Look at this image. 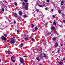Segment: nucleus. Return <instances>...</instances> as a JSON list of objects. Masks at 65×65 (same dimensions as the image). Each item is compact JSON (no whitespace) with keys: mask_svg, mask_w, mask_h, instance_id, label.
<instances>
[{"mask_svg":"<svg viewBox=\"0 0 65 65\" xmlns=\"http://www.w3.org/2000/svg\"><path fill=\"white\" fill-rule=\"evenodd\" d=\"M15 42V39H14V38H11V40L10 41V43L11 44H12V43H13Z\"/></svg>","mask_w":65,"mask_h":65,"instance_id":"obj_1","label":"nucleus"},{"mask_svg":"<svg viewBox=\"0 0 65 65\" xmlns=\"http://www.w3.org/2000/svg\"><path fill=\"white\" fill-rule=\"evenodd\" d=\"M20 62L21 63H24V59L22 58H20Z\"/></svg>","mask_w":65,"mask_h":65,"instance_id":"obj_2","label":"nucleus"},{"mask_svg":"<svg viewBox=\"0 0 65 65\" xmlns=\"http://www.w3.org/2000/svg\"><path fill=\"white\" fill-rule=\"evenodd\" d=\"M2 39L3 40H4L6 39V37H4V36H2Z\"/></svg>","mask_w":65,"mask_h":65,"instance_id":"obj_3","label":"nucleus"},{"mask_svg":"<svg viewBox=\"0 0 65 65\" xmlns=\"http://www.w3.org/2000/svg\"><path fill=\"white\" fill-rule=\"evenodd\" d=\"M55 27L54 26H53L52 27H51V29L52 30H55Z\"/></svg>","mask_w":65,"mask_h":65,"instance_id":"obj_4","label":"nucleus"},{"mask_svg":"<svg viewBox=\"0 0 65 65\" xmlns=\"http://www.w3.org/2000/svg\"><path fill=\"white\" fill-rule=\"evenodd\" d=\"M22 13H22V11H20L19 12V14L20 15H22Z\"/></svg>","mask_w":65,"mask_h":65,"instance_id":"obj_5","label":"nucleus"},{"mask_svg":"<svg viewBox=\"0 0 65 65\" xmlns=\"http://www.w3.org/2000/svg\"><path fill=\"white\" fill-rule=\"evenodd\" d=\"M14 15L15 16L14 17H17V13H15L14 14Z\"/></svg>","mask_w":65,"mask_h":65,"instance_id":"obj_6","label":"nucleus"},{"mask_svg":"<svg viewBox=\"0 0 65 65\" xmlns=\"http://www.w3.org/2000/svg\"><path fill=\"white\" fill-rule=\"evenodd\" d=\"M58 44L57 43H56L55 45V46L56 47H57L58 46Z\"/></svg>","mask_w":65,"mask_h":65,"instance_id":"obj_7","label":"nucleus"},{"mask_svg":"<svg viewBox=\"0 0 65 65\" xmlns=\"http://www.w3.org/2000/svg\"><path fill=\"white\" fill-rule=\"evenodd\" d=\"M57 53L58 54H59V53H60V49H58L57 50Z\"/></svg>","mask_w":65,"mask_h":65,"instance_id":"obj_8","label":"nucleus"},{"mask_svg":"<svg viewBox=\"0 0 65 65\" xmlns=\"http://www.w3.org/2000/svg\"><path fill=\"white\" fill-rule=\"evenodd\" d=\"M56 38L55 37H54L52 38V39L54 41H55V40H56Z\"/></svg>","mask_w":65,"mask_h":65,"instance_id":"obj_9","label":"nucleus"},{"mask_svg":"<svg viewBox=\"0 0 65 65\" xmlns=\"http://www.w3.org/2000/svg\"><path fill=\"white\" fill-rule=\"evenodd\" d=\"M59 64H60V65H61L63 64V63H62V62H61V61H60L59 62Z\"/></svg>","mask_w":65,"mask_h":65,"instance_id":"obj_10","label":"nucleus"},{"mask_svg":"<svg viewBox=\"0 0 65 65\" xmlns=\"http://www.w3.org/2000/svg\"><path fill=\"white\" fill-rule=\"evenodd\" d=\"M24 8L25 9H28V7L26 6H25Z\"/></svg>","mask_w":65,"mask_h":65,"instance_id":"obj_11","label":"nucleus"},{"mask_svg":"<svg viewBox=\"0 0 65 65\" xmlns=\"http://www.w3.org/2000/svg\"><path fill=\"white\" fill-rule=\"evenodd\" d=\"M61 5H62L63 4V1H62L61 3Z\"/></svg>","mask_w":65,"mask_h":65,"instance_id":"obj_12","label":"nucleus"},{"mask_svg":"<svg viewBox=\"0 0 65 65\" xmlns=\"http://www.w3.org/2000/svg\"><path fill=\"white\" fill-rule=\"evenodd\" d=\"M58 12L59 13V14H61V10H59L58 11Z\"/></svg>","mask_w":65,"mask_h":65,"instance_id":"obj_13","label":"nucleus"},{"mask_svg":"<svg viewBox=\"0 0 65 65\" xmlns=\"http://www.w3.org/2000/svg\"><path fill=\"white\" fill-rule=\"evenodd\" d=\"M23 46V43H21V45L20 46L21 47H22Z\"/></svg>","mask_w":65,"mask_h":65,"instance_id":"obj_14","label":"nucleus"},{"mask_svg":"<svg viewBox=\"0 0 65 65\" xmlns=\"http://www.w3.org/2000/svg\"><path fill=\"white\" fill-rule=\"evenodd\" d=\"M39 7H43V6L42 5H39Z\"/></svg>","mask_w":65,"mask_h":65,"instance_id":"obj_15","label":"nucleus"},{"mask_svg":"<svg viewBox=\"0 0 65 65\" xmlns=\"http://www.w3.org/2000/svg\"><path fill=\"white\" fill-rule=\"evenodd\" d=\"M38 29V28L37 27H36L35 28V30H37Z\"/></svg>","mask_w":65,"mask_h":65,"instance_id":"obj_16","label":"nucleus"},{"mask_svg":"<svg viewBox=\"0 0 65 65\" xmlns=\"http://www.w3.org/2000/svg\"><path fill=\"white\" fill-rule=\"evenodd\" d=\"M36 59H37V60H39V57H37L36 58Z\"/></svg>","mask_w":65,"mask_h":65,"instance_id":"obj_17","label":"nucleus"},{"mask_svg":"<svg viewBox=\"0 0 65 65\" xmlns=\"http://www.w3.org/2000/svg\"><path fill=\"white\" fill-rule=\"evenodd\" d=\"M8 54L9 55V54H10V52H9V51L8 52Z\"/></svg>","mask_w":65,"mask_h":65,"instance_id":"obj_18","label":"nucleus"},{"mask_svg":"<svg viewBox=\"0 0 65 65\" xmlns=\"http://www.w3.org/2000/svg\"><path fill=\"white\" fill-rule=\"evenodd\" d=\"M26 6H28V5H29V4H28V3H27L26 4Z\"/></svg>","mask_w":65,"mask_h":65,"instance_id":"obj_19","label":"nucleus"},{"mask_svg":"<svg viewBox=\"0 0 65 65\" xmlns=\"http://www.w3.org/2000/svg\"><path fill=\"white\" fill-rule=\"evenodd\" d=\"M4 35V36H5V37H6L7 35H6V34H5Z\"/></svg>","mask_w":65,"mask_h":65,"instance_id":"obj_20","label":"nucleus"},{"mask_svg":"<svg viewBox=\"0 0 65 65\" xmlns=\"http://www.w3.org/2000/svg\"><path fill=\"white\" fill-rule=\"evenodd\" d=\"M36 10L37 12H38V11H39V9H36Z\"/></svg>","mask_w":65,"mask_h":65,"instance_id":"obj_21","label":"nucleus"},{"mask_svg":"<svg viewBox=\"0 0 65 65\" xmlns=\"http://www.w3.org/2000/svg\"><path fill=\"white\" fill-rule=\"evenodd\" d=\"M13 59V56H12L11 58V60H12Z\"/></svg>","mask_w":65,"mask_h":65,"instance_id":"obj_22","label":"nucleus"},{"mask_svg":"<svg viewBox=\"0 0 65 65\" xmlns=\"http://www.w3.org/2000/svg\"><path fill=\"white\" fill-rule=\"evenodd\" d=\"M51 34V33L49 32L47 34V35H50Z\"/></svg>","mask_w":65,"mask_h":65,"instance_id":"obj_23","label":"nucleus"},{"mask_svg":"<svg viewBox=\"0 0 65 65\" xmlns=\"http://www.w3.org/2000/svg\"><path fill=\"white\" fill-rule=\"evenodd\" d=\"M44 57H46V55L45 54H44Z\"/></svg>","mask_w":65,"mask_h":65,"instance_id":"obj_24","label":"nucleus"},{"mask_svg":"<svg viewBox=\"0 0 65 65\" xmlns=\"http://www.w3.org/2000/svg\"><path fill=\"white\" fill-rule=\"evenodd\" d=\"M15 6H17V3H15Z\"/></svg>","mask_w":65,"mask_h":65,"instance_id":"obj_25","label":"nucleus"},{"mask_svg":"<svg viewBox=\"0 0 65 65\" xmlns=\"http://www.w3.org/2000/svg\"><path fill=\"white\" fill-rule=\"evenodd\" d=\"M40 52H41V51H42V48H40Z\"/></svg>","mask_w":65,"mask_h":65,"instance_id":"obj_26","label":"nucleus"},{"mask_svg":"<svg viewBox=\"0 0 65 65\" xmlns=\"http://www.w3.org/2000/svg\"><path fill=\"white\" fill-rule=\"evenodd\" d=\"M2 11H4V9L3 8L2 9Z\"/></svg>","mask_w":65,"mask_h":65,"instance_id":"obj_27","label":"nucleus"},{"mask_svg":"<svg viewBox=\"0 0 65 65\" xmlns=\"http://www.w3.org/2000/svg\"><path fill=\"white\" fill-rule=\"evenodd\" d=\"M31 26H32L33 28L34 27V25L33 24H31Z\"/></svg>","mask_w":65,"mask_h":65,"instance_id":"obj_28","label":"nucleus"},{"mask_svg":"<svg viewBox=\"0 0 65 65\" xmlns=\"http://www.w3.org/2000/svg\"><path fill=\"white\" fill-rule=\"evenodd\" d=\"M25 40H28V38H25Z\"/></svg>","mask_w":65,"mask_h":65,"instance_id":"obj_29","label":"nucleus"},{"mask_svg":"<svg viewBox=\"0 0 65 65\" xmlns=\"http://www.w3.org/2000/svg\"><path fill=\"white\" fill-rule=\"evenodd\" d=\"M24 0L25 2H27V0Z\"/></svg>","mask_w":65,"mask_h":65,"instance_id":"obj_30","label":"nucleus"},{"mask_svg":"<svg viewBox=\"0 0 65 65\" xmlns=\"http://www.w3.org/2000/svg\"><path fill=\"white\" fill-rule=\"evenodd\" d=\"M61 14H62V15L63 16H64V14L63 13H61Z\"/></svg>","mask_w":65,"mask_h":65,"instance_id":"obj_31","label":"nucleus"},{"mask_svg":"<svg viewBox=\"0 0 65 65\" xmlns=\"http://www.w3.org/2000/svg\"><path fill=\"white\" fill-rule=\"evenodd\" d=\"M53 23V24H54V25H56V24L55 22H54Z\"/></svg>","mask_w":65,"mask_h":65,"instance_id":"obj_32","label":"nucleus"},{"mask_svg":"<svg viewBox=\"0 0 65 65\" xmlns=\"http://www.w3.org/2000/svg\"><path fill=\"white\" fill-rule=\"evenodd\" d=\"M12 61H13V62H15V60H12Z\"/></svg>","mask_w":65,"mask_h":65,"instance_id":"obj_33","label":"nucleus"},{"mask_svg":"<svg viewBox=\"0 0 65 65\" xmlns=\"http://www.w3.org/2000/svg\"><path fill=\"white\" fill-rule=\"evenodd\" d=\"M26 17H27V15H24V18H26Z\"/></svg>","mask_w":65,"mask_h":65,"instance_id":"obj_34","label":"nucleus"},{"mask_svg":"<svg viewBox=\"0 0 65 65\" xmlns=\"http://www.w3.org/2000/svg\"><path fill=\"white\" fill-rule=\"evenodd\" d=\"M23 5H25V3H24V2H23Z\"/></svg>","mask_w":65,"mask_h":65,"instance_id":"obj_35","label":"nucleus"},{"mask_svg":"<svg viewBox=\"0 0 65 65\" xmlns=\"http://www.w3.org/2000/svg\"><path fill=\"white\" fill-rule=\"evenodd\" d=\"M34 40V39H33V38H32L31 39V40H32V41H33V40Z\"/></svg>","mask_w":65,"mask_h":65,"instance_id":"obj_36","label":"nucleus"},{"mask_svg":"<svg viewBox=\"0 0 65 65\" xmlns=\"http://www.w3.org/2000/svg\"><path fill=\"white\" fill-rule=\"evenodd\" d=\"M53 18H55V16L54 15H53Z\"/></svg>","mask_w":65,"mask_h":65,"instance_id":"obj_37","label":"nucleus"},{"mask_svg":"<svg viewBox=\"0 0 65 65\" xmlns=\"http://www.w3.org/2000/svg\"><path fill=\"white\" fill-rule=\"evenodd\" d=\"M17 32H18V33H19V31L18 30H17Z\"/></svg>","mask_w":65,"mask_h":65,"instance_id":"obj_38","label":"nucleus"},{"mask_svg":"<svg viewBox=\"0 0 65 65\" xmlns=\"http://www.w3.org/2000/svg\"><path fill=\"white\" fill-rule=\"evenodd\" d=\"M23 57H24V58H26L27 57V56H24Z\"/></svg>","mask_w":65,"mask_h":65,"instance_id":"obj_39","label":"nucleus"},{"mask_svg":"<svg viewBox=\"0 0 65 65\" xmlns=\"http://www.w3.org/2000/svg\"><path fill=\"white\" fill-rule=\"evenodd\" d=\"M46 1H47V2H49V0H47Z\"/></svg>","mask_w":65,"mask_h":65,"instance_id":"obj_40","label":"nucleus"},{"mask_svg":"<svg viewBox=\"0 0 65 65\" xmlns=\"http://www.w3.org/2000/svg\"><path fill=\"white\" fill-rule=\"evenodd\" d=\"M37 4H38V6H39V4L38 3H37Z\"/></svg>","mask_w":65,"mask_h":65,"instance_id":"obj_41","label":"nucleus"},{"mask_svg":"<svg viewBox=\"0 0 65 65\" xmlns=\"http://www.w3.org/2000/svg\"><path fill=\"white\" fill-rule=\"evenodd\" d=\"M63 22L64 23H65V20H63Z\"/></svg>","mask_w":65,"mask_h":65,"instance_id":"obj_42","label":"nucleus"},{"mask_svg":"<svg viewBox=\"0 0 65 65\" xmlns=\"http://www.w3.org/2000/svg\"><path fill=\"white\" fill-rule=\"evenodd\" d=\"M65 58H64L63 59V61H65Z\"/></svg>","mask_w":65,"mask_h":65,"instance_id":"obj_43","label":"nucleus"},{"mask_svg":"<svg viewBox=\"0 0 65 65\" xmlns=\"http://www.w3.org/2000/svg\"><path fill=\"white\" fill-rule=\"evenodd\" d=\"M46 4H47V5H49V4L48 3H46Z\"/></svg>","mask_w":65,"mask_h":65,"instance_id":"obj_44","label":"nucleus"},{"mask_svg":"<svg viewBox=\"0 0 65 65\" xmlns=\"http://www.w3.org/2000/svg\"><path fill=\"white\" fill-rule=\"evenodd\" d=\"M44 45H46V44L45 43H44Z\"/></svg>","mask_w":65,"mask_h":65,"instance_id":"obj_45","label":"nucleus"},{"mask_svg":"<svg viewBox=\"0 0 65 65\" xmlns=\"http://www.w3.org/2000/svg\"><path fill=\"white\" fill-rule=\"evenodd\" d=\"M45 10H47V8H45Z\"/></svg>","mask_w":65,"mask_h":65,"instance_id":"obj_46","label":"nucleus"},{"mask_svg":"<svg viewBox=\"0 0 65 65\" xmlns=\"http://www.w3.org/2000/svg\"><path fill=\"white\" fill-rule=\"evenodd\" d=\"M14 24H15L16 22L15 21H14Z\"/></svg>","mask_w":65,"mask_h":65,"instance_id":"obj_47","label":"nucleus"},{"mask_svg":"<svg viewBox=\"0 0 65 65\" xmlns=\"http://www.w3.org/2000/svg\"><path fill=\"white\" fill-rule=\"evenodd\" d=\"M40 56L41 57H42V55H41V54H40Z\"/></svg>","mask_w":65,"mask_h":65,"instance_id":"obj_48","label":"nucleus"},{"mask_svg":"<svg viewBox=\"0 0 65 65\" xmlns=\"http://www.w3.org/2000/svg\"><path fill=\"white\" fill-rule=\"evenodd\" d=\"M60 27H63V26H60Z\"/></svg>","mask_w":65,"mask_h":65,"instance_id":"obj_49","label":"nucleus"},{"mask_svg":"<svg viewBox=\"0 0 65 65\" xmlns=\"http://www.w3.org/2000/svg\"><path fill=\"white\" fill-rule=\"evenodd\" d=\"M48 24V23H46V25H47Z\"/></svg>","mask_w":65,"mask_h":65,"instance_id":"obj_50","label":"nucleus"},{"mask_svg":"<svg viewBox=\"0 0 65 65\" xmlns=\"http://www.w3.org/2000/svg\"><path fill=\"white\" fill-rule=\"evenodd\" d=\"M61 46H62V45L61 44Z\"/></svg>","mask_w":65,"mask_h":65,"instance_id":"obj_51","label":"nucleus"},{"mask_svg":"<svg viewBox=\"0 0 65 65\" xmlns=\"http://www.w3.org/2000/svg\"><path fill=\"white\" fill-rule=\"evenodd\" d=\"M1 59H0V62H1Z\"/></svg>","mask_w":65,"mask_h":65,"instance_id":"obj_52","label":"nucleus"},{"mask_svg":"<svg viewBox=\"0 0 65 65\" xmlns=\"http://www.w3.org/2000/svg\"><path fill=\"white\" fill-rule=\"evenodd\" d=\"M51 11H53V10L52 9V10H51Z\"/></svg>","mask_w":65,"mask_h":65,"instance_id":"obj_53","label":"nucleus"},{"mask_svg":"<svg viewBox=\"0 0 65 65\" xmlns=\"http://www.w3.org/2000/svg\"><path fill=\"white\" fill-rule=\"evenodd\" d=\"M40 65H42L41 64H40Z\"/></svg>","mask_w":65,"mask_h":65,"instance_id":"obj_54","label":"nucleus"},{"mask_svg":"<svg viewBox=\"0 0 65 65\" xmlns=\"http://www.w3.org/2000/svg\"><path fill=\"white\" fill-rule=\"evenodd\" d=\"M51 35H53V34H51Z\"/></svg>","mask_w":65,"mask_h":65,"instance_id":"obj_55","label":"nucleus"},{"mask_svg":"<svg viewBox=\"0 0 65 65\" xmlns=\"http://www.w3.org/2000/svg\"><path fill=\"white\" fill-rule=\"evenodd\" d=\"M19 65H20V64H19Z\"/></svg>","mask_w":65,"mask_h":65,"instance_id":"obj_56","label":"nucleus"}]
</instances>
